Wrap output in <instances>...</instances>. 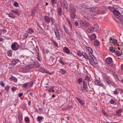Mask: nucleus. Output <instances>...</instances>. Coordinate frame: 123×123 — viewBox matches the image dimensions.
<instances>
[{
  "instance_id": "obj_25",
  "label": "nucleus",
  "mask_w": 123,
  "mask_h": 123,
  "mask_svg": "<svg viewBox=\"0 0 123 123\" xmlns=\"http://www.w3.org/2000/svg\"><path fill=\"white\" fill-rule=\"evenodd\" d=\"M10 79L12 80L14 82H16L17 81V80L16 78L13 76H12L10 78Z\"/></svg>"
},
{
  "instance_id": "obj_55",
  "label": "nucleus",
  "mask_w": 123,
  "mask_h": 123,
  "mask_svg": "<svg viewBox=\"0 0 123 123\" xmlns=\"http://www.w3.org/2000/svg\"><path fill=\"white\" fill-rule=\"evenodd\" d=\"M110 103L111 104H113L115 103V101L113 99H111L110 101Z\"/></svg>"
},
{
  "instance_id": "obj_39",
  "label": "nucleus",
  "mask_w": 123,
  "mask_h": 123,
  "mask_svg": "<svg viewBox=\"0 0 123 123\" xmlns=\"http://www.w3.org/2000/svg\"><path fill=\"white\" fill-rule=\"evenodd\" d=\"M54 87L53 86L51 87L48 90V91L49 92H54L55 91L54 90Z\"/></svg>"
},
{
  "instance_id": "obj_50",
  "label": "nucleus",
  "mask_w": 123,
  "mask_h": 123,
  "mask_svg": "<svg viewBox=\"0 0 123 123\" xmlns=\"http://www.w3.org/2000/svg\"><path fill=\"white\" fill-rule=\"evenodd\" d=\"M113 5V7L114 8V9H118L119 8V7L118 5Z\"/></svg>"
},
{
  "instance_id": "obj_63",
  "label": "nucleus",
  "mask_w": 123,
  "mask_h": 123,
  "mask_svg": "<svg viewBox=\"0 0 123 123\" xmlns=\"http://www.w3.org/2000/svg\"><path fill=\"white\" fill-rule=\"evenodd\" d=\"M104 81L107 85H109L110 84V82L108 80H105Z\"/></svg>"
},
{
  "instance_id": "obj_40",
  "label": "nucleus",
  "mask_w": 123,
  "mask_h": 123,
  "mask_svg": "<svg viewBox=\"0 0 123 123\" xmlns=\"http://www.w3.org/2000/svg\"><path fill=\"white\" fill-rule=\"evenodd\" d=\"M77 81L79 84H81L82 82V80L81 78H79L77 80Z\"/></svg>"
},
{
  "instance_id": "obj_21",
  "label": "nucleus",
  "mask_w": 123,
  "mask_h": 123,
  "mask_svg": "<svg viewBox=\"0 0 123 123\" xmlns=\"http://www.w3.org/2000/svg\"><path fill=\"white\" fill-rule=\"evenodd\" d=\"M109 50L112 53L115 52V49L113 47H110Z\"/></svg>"
},
{
  "instance_id": "obj_64",
  "label": "nucleus",
  "mask_w": 123,
  "mask_h": 123,
  "mask_svg": "<svg viewBox=\"0 0 123 123\" xmlns=\"http://www.w3.org/2000/svg\"><path fill=\"white\" fill-rule=\"evenodd\" d=\"M14 6L16 7H17L18 6V3L16 1H15L14 2Z\"/></svg>"
},
{
  "instance_id": "obj_52",
  "label": "nucleus",
  "mask_w": 123,
  "mask_h": 123,
  "mask_svg": "<svg viewBox=\"0 0 123 123\" xmlns=\"http://www.w3.org/2000/svg\"><path fill=\"white\" fill-rule=\"evenodd\" d=\"M94 28L96 29H98L99 28L98 25V24H95L94 25Z\"/></svg>"
},
{
  "instance_id": "obj_24",
  "label": "nucleus",
  "mask_w": 123,
  "mask_h": 123,
  "mask_svg": "<svg viewBox=\"0 0 123 123\" xmlns=\"http://www.w3.org/2000/svg\"><path fill=\"white\" fill-rule=\"evenodd\" d=\"M8 16L11 18H14L15 17L16 15H14L13 13H10L9 14H8Z\"/></svg>"
},
{
  "instance_id": "obj_51",
  "label": "nucleus",
  "mask_w": 123,
  "mask_h": 123,
  "mask_svg": "<svg viewBox=\"0 0 123 123\" xmlns=\"http://www.w3.org/2000/svg\"><path fill=\"white\" fill-rule=\"evenodd\" d=\"M23 36L24 38L25 39L28 37V35L26 33H25V34L23 35Z\"/></svg>"
},
{
  "instance_id": "obj_16",
  "label": "nucleus",
  "mask_w": 123,
  "mask_h": 123,
  "mask_svg": "<svg viewBox=\"0 0 123 123\" xmlns=\"http://www.w3.org/2000/svg\"><path fill=\"white\" fill-rule=\"evenodd\" d=\"M113 13L116 16V17L120 14L119 11L116 9H114L113 11Z\"/></svg>"
},
{
  "instance_id": "obj_7",
  "label": "nucleus",
  "mask_w": 123,
  "mask_h": 123,
  "mask_svg": "<svg viewBox=\"0 0 123 123\" xmlns=\"http://www.w3.org/2000/svg\"><path fill=\"white\" fill-rule=\"evenodd\" d=\"M19 44L16 42H15L12 43L11 46L12 49L14 51L18 50L19 48Z\"/></svg>"
},
{
  "instance_id": "obj_8",
  "label": "nucleus",
  "mask_w": 123,
  "mask_h": 123,
  "mask_svg": "<svg viewBox=\"0 0 123 123\" xmlns=\"http://www.w3.org/2000/svg\"><path fill=\"white\" fill-rule=\"evenodd\" d=\"M44 20L46 23L49 24L50 23L51 21L53 22V19L51 17H49L47 16H44Z\"/></svg>"
},
{
  "instance_id": "obj_14",
  "label": "nucleus",
  "mask_w": 123,
  "mask_h": 123,
  "mask_svg": "<svg viewBox=\"0 0 123 123\" xmlns=\"http://www.w3.org/2000/svg\"><path fill=\"white\" fill-rule=\"evenodd\" d=\"M94 30V28L93 27H88L87 29V31L89 33H91L93 32Z\"/></svg>"
},
{
  "instance_id": "obj_13",
  "label": "nucleus",
  "mask_w": 123,
  "mask_h": 123,
  "mask_svg": "<svg viewBox=\"0 0 123 123\" xmlns=\"http://www.w3.org/2000/svg\"><path fill=\"white\" fill-rule=\"evenodd\" d=\"M27 34H32L34 33V30L33 29L31 28L28 29L26 31Z\"/></svg>"
},
{
  "instance_id": "obj_35",
  "label": "nucleus",
  "mask_w": 123,
  "mask_h": 123,
  "mask_svg": "<svg viewBox=\"0 0 123 123\" xmlns=\"http://www.w3.org/2000/svg\"><path fill=\"white\" fill-rule=\"evenodd\" d=\"M117 17L120 20L123 21V17L120 14L117 16Z\"/></svg>"
},
{
  "instance_id": "obj_54",
  "label": "nucleus",
  "mask_w": 123,
  "mask_h": 123,
  "mask_svg": "<svg viewBox=\"0 0 123 123\" xmlns=\"http://www.w3.org/2000/svg\"><path fill=\"white\" fill-rule=\"evenodd\" d=\"M77 54L78 56H81L82 55V53H81L80 51H78V52Z\"/></svg>"
},
{
  "instance_id": "obj_12",
  "label": "nucleus",
  "mask_w": 123,
  "mask_h": 123,
  "mask_svg": "<svg viewBox=\"0 0 123 123\" xmlns=\"http://www.w3.org/2000/svg\"><path fill=\"white\" fill-rule=\"evenodd\" d=\"M57 13L58 15L61 16L63 14V12L62 9L61 8H58L57 9Z\"/></svg>"
},
{
  "instance_id": "obj_20",
  "label": "nucleus",
  "mask_w": 123,
  "mask_h": 123,
  "mask_svg": "<svg viewBox=\"0 0 123 123\" xmlns=\"http://www.w3.org/2000/svg\"><path fill=\"white\" fill-rule=\"evenodd\" d=\"M63 28L64 29L65 32L67 34H70V32L69 31L68 29L64 25H63Z\"/></svg>"
},
{
  "instance_id": "obj_59",
  "label": "nucleus",
  "mask_w": 123,
  "mask_h": 123,
  "mask_svg": "<svg viewBox=\"0 0 123 123\" xmlns=\"http://www.w3.org/2000/svg\"><path fill=\"white\" fill-rule=\"evenodd\" d=\"M0 85H1L3 87H4L5 86V84L3 81H1L0 82Z\"/></svg>"
},
{
  "instance_id": "obj_19",
  "label": "nucleus",
  "mask_w": 123,
  "mask_h": 123,
  "mask_svg": "<svg viewBox=\"0 0 123 123\" xmlns=\"http://www.w3.org/2000/svg\"><path fill=\"white\" fill-rule=\"evenodd\" d=\"M11 11L17 15H19L20 14L19 12L17 9H15L13 10H11Z\"/></svg>"
},
{
  "instance_id": "obj_18",
  "label": "nucleus",
  "mask_w": 123,
  "mask_h": 123,
  "mask_svg": "<svg viewBox=\"0 0 123 123\" xmlns=\"http://www.w3.org/2000/svg\"><path fill=\"white\" fill-rule=\"evenodd\" d=\"M75 12H70V17L71 18L74 19L75 18L76 16Z\"/></svg>"
},
{
  "instance_id": "obj_15",
  "label": "nucleus",
  "mask_w": 123,
  "mask_h": 123,
  "mask_svg": "<svg viewBox=\"0 0 123 123\" xmlns=\"http://www.w3.org/2000/svg\"><path fill=\"white\" fill-rule=\"evenodd\" d=\"M89 37H90L91 40H94L96 39V36L95 34L94 33L91 34V36H89Z\"/></svg>"
},
{
  "instance_id": "obj_60",
  "label": "nucleus",
  "mask_w": 123,
  "mask_h": 123,
  "mask_svg": "<svg viewBox=\"0 0 123 123\" xmlns=\"http://www.w3.org/2000/svg\"><path fill=\"white\" fill-rule=\"evenodd\" d=\"M101 112L105 115H107L106 113L104 111V109L103 108L102 109V110L101 111Z\"/></svg>"
},
{
  "instance_id": "obj_28",
  "label": "nucleus",
  "mask_w": 123,
  "mask_h": 123,
  "mask_svg": "<svg viewBox=\"0 0 123 123\" xmlns=\"http://www.w3.org/2000/svg\"><path fill=\"white\" fill-rule=\"evenodd\" d=\"M18 120L19 122H21L22 120V116L21 114L18 115Z\"/></svg>"
},
{
  "instance_id": "obj_26",
  "label": "nucleus",
  "mask_w": 123,
  "mask_h": 123,
  "mask_svg": "<svg viewBox=\"0 0 123 123\" xmlns=\"http://www.w3.org/2000/svg\"><path fill=\"white\" fill-rule=\"evenodd\" d=\"M97 11V13L98 14H102L104 13V11H102L99 9H98Z\"/></svg>"
},
{
  "instance_id": "obj_29",
  "label": "nucleus",
  "mask_w": 123,
  "mask_h": 123,
  "mask_svg": "<svg viewBox=\"0 0 123 123\" xmlns=\"http://www.w3.org/2000/svg\"><path fill=\"white\" fill-rule=\"evenodd\" d=\"M19 60L18 59H15L13 60L12 61V62L13 64V65H15V64L17 63Z\"/></svg>"
},
{
  "instance_id": "obj_32",
  "label": "nucleus",
  "mask_w": 123,
  "mask_h": 123,
  "mask_svg": "<svg viewBox=\"0 0 123 123\" xmlns=\"http://www.w3.org/2000/svg\"><path fill=\"white\" fill-rule=\"evenodd\" d=\"M86 49L88 50L90 52V53H93V50L90 47L86 46Z\"/></svg>"
},
{
  "instance_id": "obj_45",
  "label": "nucleus",
  "mask_w": 123,
  "mask_h": 123,
  "mask_svg": "<svg viewBox=\"0 0 123 123\" xmlns=\"http://www.w3.org/2000/svg\"><path fill=\"white\" fill-rule=\"evenodd\" d=\"M104 78L105 79L104 80H107L109 81H110V80H111L106 75H105V76H104Z\"/></svg>"
},
{
  "instance_id": "obj_31",
  "label": "nucleus",
  "mask_w": 123,
  "mask_h": 123,
  "mask_svg": "<svg viewBox=\"0 0 123 123\" xmlns=\"http://www.w3.org/2000/svg\"><path fill=\"white\" fill-rule=\"evenodd\" d=\"M94 43L96 46H98L100 45L99 42L97 40H95L94 41Z\"/></svg>"
},
{
  "instance_id": "obj_38",
  "label": "nucleus",
  "mask_w": 123,
  "mask_h": 123,
  "mask_svg": "<svg viewBox=\"0 0 123 123\" xmlns=\"http://www.w3.org/2000/svg\"><path fill=\"white\" fill-rule=\"evenodd\" d=\"M108 9L110 10L111 11L113 12V11L114 10L113 7V5L112 6H109L108 7Z\"/></svg>"
},
{
  "instance_id": "obj_41",
  "label": "nucleus",
  "mask_w": 123,
  "mask_h": 123,
  "mask_svg": "<svg viewBox=\"0 0 123 123\" xmlns=\"http://www.w3.org/2000/svg\"><path fill=\"white\" fill-rule=\"evenodd\" d=\"M25 120L26 123H29L30 122V120L28 117H25Z\"/></svg>"
},
{
  "instance_id": "obj_48",
  "label": "nucleus",
  "mask_w": 123,
  "mask_h": 123,
  "mask_svg": "<svg viewBox=\"0 0 123 123\" xmlns=\"http://www.w3.org/2000/svg\"><path fill=\"white\" fill-rule=\"evenodd\" d=\"M92 53H89V54L91 56V58L92 59H93V58H95V57L93 56L92 54Z\"/></svg>"
},
{
  "instance_id": "obj_3",
  "label": "nucleus",
  "mask_w": 123,
  "mask_h": 123,
  "mask_svg": "<svg viewBox=\"0 0 123 123\" xmlns=\"http://www.w3.org/2000/svg\"><path fill=\"white\" fill-rule=\"evenodd\" d=\"M54 31L57 38L60 39V37L63 35L62 31L59 30L58 28L56 27H54Z\"/></svg>"
},
{
  "instance_id": "obj_23",
  "label": "nucleus",
  "mask_w": 123,
  "mask_h": 123,
  "mask_svg": "<svg viewBox=\"0 0 123 123\" xmlns=\"http://www.w3.org/2000/svg\"><path fill=\"white\" fill-rule=\"evenodd\" d=\"M63 50L65 53L67 54H68L70 52L69 49L65 47L63 49Z\"/></svg>"
},
{
  "instance_id": "obj_6",
  "label": "nucleus",
  "mask_w": 123,
  "mask_h": 123,
  "mask_svg": "<svg viewBox=\"0 0 123 123\" xmlns=\"http://www.w3.org/2000/svg\"><path fill=\"white\" fill-rule=\"evenodd\" d=\"M27 68L30 69L33 68H36L39 67V64L38 63H34L26 66Z\"/></svg>"
},
{
  "instance_id": "obj_49",
  "label": "nucleus",
  "mask_w": 123,
  "mask_h": 123,
  "mask_svg": "<svg viewBox=\"0 0 123 123\" xmlns=\"http://www.w3.org/2000/svg\"><path fill=\"white\" fill-rule=\"evenodd\" d=\"M116 52V54L117 56H119L121 55V53L119 51H117Z\"/></svg>"
},
{
  "instance_id": "obj_47",
  "label": "nucleus",
  "mask_w": 123,
  "mask_h": 123,
  "mask_svg": "<svg viewBox=\"0 0 123 123\" xmlns=\"http://www.w3.org/2000/svg\"><path fill=\"white\" fill-rule=\"evenodd\" d=\"M28 83V86H29V87H31L32 86L33 84V82H30L29 83Z\"/></svg>"
},
{
  "instance_id": "obj_61",
  "label": "nucleus",
  "mask_w": 123,
  "mask_h": 123,
  "mask_svg": "<svg viewBox=\"0 0 123 123\" xmlns=\"http://www.w3.org/2000/svg\"><path fill=\"white\" fill-rule=\"evenodd\" d=\"M57 2V0H51V3L53 4H55Z\"/></svg>"
},
{
  "instance_id": "obj_62",
  "label": "nucleus",
  "mask_w": 123,
  "mask_h": 123,
  "mask_svg": "<svg viewBox=\"0 0 123 123\" xmlns=\"http://www.w3.org/2000/svg\"><path fill=\"white\" fill-rule=\"evenodd\" d=\"M9 87L8 86H5V89L6 91H8L9 90Z\"/></svg>"
},
{
  "instance_id": "obj_11",
  "label": "nucleus",
  "mask_w": 123,
  "mask_h": 123,
  "mask_svg": "<svg viewBox=\"0 0 123 123\" xmlns=\"http://www.w3.org/2000/svg\"><path fill=\"white\" fill-rule=\"evenodd\" d=\"M94 84L96 85H98L102 87H104L105 86L103 83H101L98 80L96 79L94 82Z\"/></svg>"
},
{
  "instance_id": "obj_43",
  "label": "nucleus",
  "mask_w": 123,
  "mask_h": 123,
  "mask_svg": "<svg viewBox=\"0 0 123 123\" xmlns=\"http://www.w3.org/2000/svg\"><path fill=\"white\" fill-rule=\"evenodd\" d=\"M93 60V61L94 62V63L93 62V63L95 65H96V64H97L98 63V61L96 60V58H93V59H92Z\"/></svg>"
},
{
  "instance_id": "obj_46",
  "label": "nucleus",
  "mask_w": 123,
  "mask_h": 123,
  "mask_svg": "<svg viewBox=\"0 0 123 123\" xmlns=\"http://www.w3.org/2000/svg\"><path fill=\"white\" fill-rule=\"evenodd\" d=\"M59 62H60L63 65H64L65 64V63L64 62V61H63L62 59H60L59 60Z\"/></svg>"
},
{
  "instance_id": "obj_27",
  "label": "nucleus",
  "mask_w": 123,
  "mask_h": 123,
  "mask_svg": "<svg viewBox=\"0 0 123 123\" xmlns=\"http://www.w3.org/2000/svg\"><path fill=\"white\" fill-rule=\"evenodd\" d=\"M60 72L62 74H64L66 72L65 69L63 68H61L60 69Z\"/></svg>"
},
{
  "instance_id": "obj_30",
  "label": "nucleus",
  "mask_w": 123,
  "mask_h": 123,
  "mask_svg": "<svg viewBox=\"0 0 123 123\" xmlns=\"http://www.w3.org/2000/svg\"><path fill=\"white\" fill-rule=\"evenodd\" d=\"M104 69L106 71L108 72H111V69H112L110 67V68H107V67H105Z\"/></svg>"
},
{
  "instance_id": "obj_56",
  "label": "nucleus",
  "mask_w": 123,
  "mask_h": 123,
  "mask_svg": "<svg viewBox=\"0 0 123 123\" xmlns=\"http://www.w3.org/2000/svg\"><path fill=\"white\" fill-rule=\"evenodd\" d=\"M85 80H86L89 82L90 80V78L88 76H86L85 77Z\"/></svg>"
},
{
  "instance_id": "obj_57",
  "label": "nucleus",
  "mask_w": 123,
  "mask_h": 123,
  "mask_svg": "<svg viewBox=\"0 0 123 123\" xmlns=\"http://www.w3.org/2000/svg\"><path fill=\"white\" fill-rule=\"evenodd\" d=\"M28 86V83H25L24 84L23 86L24 87L26 88Z\"/></svg>"
},
{
  "instance_id": "obj_10",
  "label": "nucleus",
  "mask_w": 123,
  "mask_h": 123,
  "mask_svg": "<svg viewBox=\"0 0 123 123\" xmlns=\"http://www.w3.org/2000/svg\"><path fill=\"white\" fill-rule=\"evenodd\" d=\"M69 12H76V10L74 7V5L72 4H70L69 6Z\"/></svg>"
},
{
  "instance_id": "obj_37",
  "label": "nucleus",
  "mask_w": 123,
  "mask_h": 123,
  "mask_svg": "<svg viewBox=\"0 0 123 123\" xmlns=\"http://www.w3.org/2000/svg\"><path fill=\"white\" fill-rule=\"evenodd\" d=\"M86 83L85 81H83V86L84 87V88H88V86L86 84Z\"/></svg>"
},
{
  "instance_id": "obj_33",
  "label": "nucleus",
  "mask_w": 123,
  "mask_h": 123,
  "mask_svg": "<svg viewBox=\"0 0 123 123\" xmlns=\"http://www.w3.org/2000/svg\"><path fill=\"white\" fill-rule=\"evenodd\" d=\"M112 40V41L111 42V43H113L115 45H116L117 44L118 45V44L117 43V40L113 39Z\"/></svg>"
},
{
  "instance_id": "obj_44",
  "label": "nucleus",
  "mask_w": 123,
  "mask_h": 123,
  "mask_svg": "<svg viewBox=\"0 0 123 123\" xmlns=\"http://www.w3.org/2000/svg\"><path fill=\"white\" fill-rule=\"evenodd\" d=\"M110 84H111L112 86H113L114 87H116V85L115 83L111 81V80H110Z\"/></svg>"
},
{
  "instance_id": "obj_34",
  "label": "nucleus",
  "mask_w": 123,
  "mask_h": 123,
  "mask_svg": "<svg viewBox=\"0 0 123 123\" xmlns=\"http://www.w3.org/2000/svg\"><path fill=\"white\" fill-rule=\"evenodd\" d=\"M7 55L9 56H11L12 55V51L11 50H9L7 51Z\"/></svg>"
},
{
  "instance_id": "obj_58",
  "label": "nucleus",
  "mask_w": 123,
  "mask_h": 123,
  "mask_svg": "<svg viewBox=\"0 0 123 123\" xmlns=\"http://www.w3.org/2000/svg\"><path fill=\"white\" fill-rule=\"evenodd\" d=\"M72 107L71 106L69 105L66 108V110H69L71 109Z\"/></svg>"
},
{
  "instance_id": "obj_22",
  "label": "nucleus",
  "mask_w": 123,
  "mask_h": 123,
  "mask_svg": "<svg viewBox=\"0 0 123 123\" xmlns=\"http://www.w3.org/2000/svg\"><path fill=\"white\" fill-rule=\"evenodd\" d=\"M122 110L121 109L117 110L116 112V115L118 116H120L121 115V113L122 112Z\"/></svg>"
},
{
  "instance_id": "obj_1",
  "label": "nucleus",
  "mask_w": 123,
  "mask_h": 123,
  "mask_svg": "<svg viewBox=\"0 0 123 123\" xmlns=\"http://www.w3.org/2000/svg\"><path fill=\"white\" fill-rule=\"evenodd\" d=\"M106 63L113 70H115L116 68V65L114 63L111 57H108L106 59Z\"/></svg>"
},
{
  "instance_id": "obj_53",
  "label": "nucleus",
  "mask_w": 123,
  "mask_h": 123,
  "mask_svg": "<svg viewBox=\"0 0 123 123\" xmlns=\"http://www.w3.org/2000/svg\"><path fill=\"white\" fill-rule=\"evenodd\" d=\"M52 42L56 46H58V45L57 43L56 42V41L53 40L52 41Z\"/></svg>"
},
{
  "instance_id": "obj_5",
  "label": "nucleus",
  "mask_w": 123,
  "mask_h": 123,
  "mask_svg": "<svg viewBox=\"0 0 123 123\" xmlns=\"http://www.w3.org/2000/svg\"><path fill=\"white\" fill-rule=\"evenodd\" d=\"M80 24L81 26H84L86 27H89L90 25L89 23L84 19L80 21Z\"/></svg>"
},
{
  "instance_id": "obj_36",
  "label": "nucleus",
  "mask_w": 123,
  "mask_h": 123,
  "mask_svg": "<svg viewBox=\"0 0 123 123\" xmlns=\"http://www.w3.org/2000/svg\"><path fill=\"white\" fill-rule=\"evenodd\" d=\"M43 118V117L41 116H38L37 118V121L39 122H41V120H42Z\"/></svg>"
},
{
  "instance_id": "obj_9",
  "label": "nucleus",
  "mask_w": 123,
  "mask_h": 123,
  "mask_svg": "<svg viewBox=\"0 0 123 123\" xmlns=\"http://www.w3.org/2000/svg\"><path fill=\"white\" fill-rule=\"evenodd\" d=\"M61 6L63 8H65L68 10V5L67 2L65 0H63L61 2Z\"/></svg>"
},
{
  "instance_id": "obj_42",
  "label": "nucleus",
  "mask_w": 123,
  "mask_h": 123,
  "mask_svg": "<svg viewBox=\"0 0 123 123\" xmlns=\"http://www.w3.org/2000/svg\"><path fill=\"white\" fill-rule=\"evenodd\" d=\"M67 21L68 24L70 26V28L71 29H72V23L70 21V20H68Z\"/></svg>"
},
{
  "instance_id": "obj_17",
  "label": "nucleus",
  "mask_w": 123,
  "mask_h": 123,
  "mask_svg": "<svg viewBox=\"0 0 123 123\" xmlns=\"http://www.w3.org/2000/svg\"><path fill=\"white\" fill-rule=\"evenodd\" d=\"M76 98L81 105H84L85 103L82 100H81L79 98L77 97H76Z\"/></svg>"
},
{
  "instance_id": "obj_4",
  "label": "nucleus",
  "mask_w": 123,
  "mask_h": 123,
  "mask_svg": "<svg viewBox=\"0 0 123 123\" xmlns=\"http://www.w3.org/2000/svg\"><path fill=\"white\" fill-rule=\"evenodd\" d=\"M94 11V8L93 7L89 8H86L85 9L84 12L87 14V16H89V15H92V12Z\"/></svg>"
},
{
  "instance_id": "obj_2",
  "label": "nucleus",
  "mask_w": 123,
  "mask_h": 123,
  "mask_svg": "<svg viewBox=\"0 0 123 123\" xmlns=\"http://www.w3.org/2000/svg\"><path fill=\"white\" fill-rule=\"evenodd\" d=\"M82 55L87 61L88 60L89 61L90 64L94 67H96V65L93 63L92 59L88 55H87L85 52H82Z\"/></svg>"
}]
</instances>
